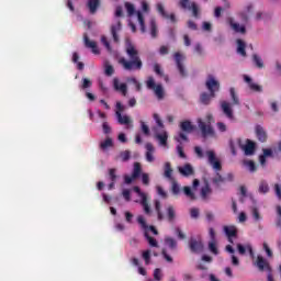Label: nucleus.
<instances>
[{
  "label": "nucleus",
  "instance_id": "obj_1",
  "mask_svg": "<svg viewBox=\"0 0 281 281\" xmlns=\"http://www.w3.org/2000/svg\"><path fill=\"white\" fill-rule=\"evenodd\" d=\"M125 52L131 60L126 58H121L119 60V64L122 65L125 71H139V69L144 67L142 58L139 57V50H137V48H135V45H133L132 43H127Z\"/></svg>",
  "mask_w": 281,
  "mask_h": 281
},
{
  "label": "nucleus",
  "instance_id": "obj_2",
  "mask_svg": "<svg viewBox=\"0 0 281 281\" xmlns=\"http://www.w3.org/2000/svg\"><path fill=\"white\" fill-rule=\"evenodd\" d=\"M214 124V116L212 114H207L205 116V120L203 119H198V126L202 133V137L207 138V137H214L215 132L214 127L212 126Z\"/></svg>",
  "mask_w": 281,
  "mask_h": 281
},
{
  "label": "nucleus",
  "instance_id": "obj_3",
  "mask_svg": "<svg viewBox=\"0 0 281 281\" xmlns=\"http://www.w3.org/2000/svg\"><path fill=\"white\" fill-rule=\"evenodd\" d=\"M180 131L178 134V138H176L178 142H188V135L190 133L194 132V125H192V122L190 121H182L180 122Z\"/></svg>",
  "mask_w": 281,
  "mask_h": 281
},
{
  "label": "nucleus",
  "instance_id": "obj_4",
  "mask_svg": "<svg viewBox=\"0 0 281 281\" xmlns=\"http://www.w3.org/2000/svg\"><path fill=\"white\" fill-rule=\"evenodd\" d=\"M205 87L211 95H216L221 91V82L214 77V75H207Z\"/></svg>",
  "mask_w": 281,
  "mask_h": 281
},
{
  "label": "nucleus",
  "instance_id": "obj_5",
  "mask_svg": "<svg viewBox=\"0 0 281 281\" xmlns=\"http://www.w3.org/2000/svg\"><path fill=\"white\" fill-rule=\"evenodd\" d=\"M173 60L176 63V67L181 76V78H186L188 76V71H186V66L183 63L186 61V57L183 54L176 52L173 54Z\"/></svg>",
  "mask_w": 281,
  "mask_h": 281
},
{
  "label": "nucleus",
  "instance_id": "obj_6",
  "mask_svg": "<svg viewBox=\"0 0 281 281\" xmlns=\"http://www.w3.org/2000/svg\"><path fill=\"white\" fill-rule=\"evenodd\" d=\"M147 89H151L155 92L156 98L158 100H164V86L155 85V78L148 77L146 81Z\"/></svg>",
  "mask_w": 281,
  "mask_h": 281
},
{
  "label": "nucleus",
  "instance_id": "obj_7",
  "mask_svg": "<svg viewBox=\"0 0 281 281\" xmlns=\"http://www.w3.org/2000/svg\"><path fill=\"white\" fill-rule=\"evenodd\" d=\"M205 155L207 157L210 166H212L214 170H223V165H221V160H218L214 150H207Z\"/></svg>",
  "mask_w": 281,
  "mask_h": 281
},
{
  "label": "nucleus",
  "instance_id": "obj_8",
  "mask_svg": "<svg viewBox=\"0 0 281 281\" xmlns=\"http://www.w3.org/2000/svg\"><path fill=\"white\" fill-rule=\"evenodd\" d=\"M134 192H136V194L140 196V205L143 206L145 214L150 215L151 211L150 205H148V198L146 196V193L142 192V189H139V187H134Z\"/></svg>",
  "mask_w": 281,
  "mask_h": 281
},
{
  "label": "nucleus",
  "instance_id": "obj_9",
  "mask_svg": "<svg viewBox=\"0 0 281 281\" xmlns=\"http://www.w3.org/2000/svg\"><path fill=\"white\" fill-rule=\"evenodd\" d=\"M189 249L192 254H201L203 252L204 246L201 239L191 238L189 240Z\"/></svg>",
  "mask_w": 281,
  "mask_h": 281
},
{
  "label": "nucleus",
  "instance_id": "obj_10",
  "mask_svg": "<svg viewBox=\"0 0 281 281\" xmlns=\"http://www.w3.org/2000/svg\"><path fill=\"white\" fill-rule=\"evenodd\" d=\"M255 134H256L258 142H261V144H265L267 142V139H269L267 131L265 130V127H262V125L255 126Z\"/></svg>",
  "mask_w": 281,
  "mask_h": 281
},
{
  "label": "nucleus",
  "instance_id": "obj_11",
  "mask_svg": "<svg viewBox=\"0 0 281 281\" xmlns=\"http://www.w3.org/2000/svg\"><path fill=\"white\" fill-rule=\"evenodd\" d=\"M156 8L157 12L160 14V16H162V19H169L171 23H177V16L175 15V13L168 14L162 3H158Z\"/></svg>",
  "mask_w": 281,
  "mask_h": 281
},
{
  "label": "nucleus",
  "instance_id": "obj_12",
  "mask_svg": "<svg viewBox=\"0 0 281 281\" xmlns=\"http://www.w3.org/2000/svg\"><path fill=\"white\" fill-rule=\"evenodd\" d=\"M255 265L260 271H271V266L269 265V261H267V259H265V257L260 255L257 256Z\"/></svg>",
  "mask_w": 281,
  "mask_h": 281
},
{
  "label": "nucleus",
  "instance_id": "obj_13",
  "mask_svg": "<svg viewBox=\"0 0 281 281\" xmlns=\"http://www.w3.org/2000/svg\"><path fill=\"white\" fill-rule=\"evenodd\" d=\"M221 109L228 120H234V110L232 109V104L229 102L222 101Z\"/></svg>",
  "mask_w": 281,
  "mask_h": 281
},
{
  "label": "nucleus",
  "instance_id": "obj_14",
  "mask_svg": "<svg viewBox=\"0 0 281 281\" xmlns=\"http://www.w3.org/2000/svg\"><path fill=\"white\" fill-rule=\"evenodd\" d=\"M224 234L227 236L228 243H234L233 238L238 236V229L234 225L224 226Z\"/></svg>",
  "mask_w": 281,
  "mask_h": 281
},
{
  "label": "nucleus",
  "instance_id": "obj_15",
  "mask_svg": "<svg viewBox=\"0 0 281 281\" xmlns=\"http://www.w3.org/2000/svg\"><path fill=\"white\" fill-rule=\"evenodd\" d=\"M244 80L245 82H247L250 91H255L256 93H262V87L254 82L249 76L245 75Z\"/></svg>",
  "mask_w": 281,
  "mask_h": 281
},
{
  "label": "nucleus",
  "instance_id": "obj_16",
  "mask_svg": "<svg viewBox=\"0 0 281 281\" xmlns=\"http://www.w3.org/2000/svg\"><path fill=\"white\" fill-rule=\"evenodd\" d=\"M200 196L202 201H210V196H212V188L209 182H205V186L201 188Z\"/></svg>",
  "mask_w": 281,
  "mask_h": 281
},
{
  "label": "nucleus",
  "instance_id": "obj_17",
  "mask_svg": "<svg viewBox=\"0 0 281 281\" xmlns=\"http://www.w3.org/2000/svg\"><path fill=\"white\" fill-rule=\"evenodd\" d=\"M145 148H146V154H145L146 161H148L149 164H153V161H155V156H154L155 146H153L151 143H146Z\"/></svg>",
  "mask_w": 281,
  "mask_h": 281
},
{
  "label": "nucleus",
  "instance_id": "obj_18",
  "mask_svg": "<svg viewBox=\"0 0 281 281\" xmlns=\"http://www.w3.org/2000/svg\"><path fill=\"white\" fill-rule=\"evenodd\" d=\"M113 87L115 91H121L122 95H126L128 93V87L126 83H120V79H113Z\"/></svg>",
  "mask_w": 281,
  "mask_h": 281
},
{
  "label": "nucleus",
  "instance_id": "obj_19",
  "mask_svg": "<svg viewBox=\"0 0 281 281\" xmlns=\"http://www.w3.org/2000/svg\"><path fill=\"white\" fill-rule=\"evenodd\" d=\"M178 170L182 177H192V175H194V168L190 164H186L183 167H179Z\"/></svg>",
  "mask_w": 281,
  "mask_h": 281
},
{
  "label": "nucleus",
  "instance_id": "obj_20",
  "mask_svg": "<svg viewBox=\"0 0 281 281\" xmlns=\"http://www.w3.org/2000/svg\"><path fill=\"white\" fill-rule=\"evenodd\" d=\"M122 31V22H117V24H113L111 26V34L114 43H120V36L117 35V32Z\"/></svg>",
  "mask_w": 281,
  "mask_h": 281
},
{
  "label": "nucleus",
  "instance_id": "obj_21",
  "mask_svg": "<svg viewBox=\"0 0 281 281\" xmlns=\"http://www.w3.org/2000/svg\"><path fill=\"white\" fill-rule=\"evenodd\" d=\"M243 150L245 155H254V153H256V143L251 139H247L246 145L243 146Z\"/></svg>",
  "mask_w": 281,
  "mask_h": 281
},
{
  "label": "nucleus",
  "instance_id": "obj_22",
  "mask_svg": "<svg viewBox=\"0 0 281 281\" xmlns=\"http://www.w3.org/2000/svg\"><path fill=\"white\" fill-rule=\"evenodd\" d=\"M228 23L232 30H234V32H236L237 34H245L247 32V29L245 27V25L240 26V24L234 22V19L232 18L228 20Z\"/></svg>",
  "mask_w": 281,
  "mask_h": 281
},
{
  "label": "nucleus",
  "instance_id": "obj_23",
  "mask_svg": "<svg viewBox=\"0 0 281 281\" xmlns=\"http://www.w3.org/2000/svg\"><path fill=\"white\" fill-rule=\"evenodd\" d=\"M83 40H85L86 47L91 49L92 54H100V49H98V44L95 42L89 40V36L87 35H85Z\"/></svg>",
  "mask_w": 281,
  "mask_h": 281
},
{
  "label": "nucleus",
  "instance_id": "obj_24",
  "mask_svg": "<svg viewBox=\"0 0 281 281\" xmlns=\"http://www.w3.org/2000/svg\"><path fill=\"white\" fill-rule=\"evenodd\" d=\"M87 8L91 14H95L100 8V0H88Z\"/></svg>",
  "mask_w": 281,
  "mask_h": 281
},
{
  "label": "nucleus",
  "instance_id": "obj_25",
  "mask_svg": "<svg viewBox=\"0 0 281 281\" xmlns=\"http://www.w3.org/2000/svg\"><path fill=\"white\" fill-rule=\"evenodd\" d=\"M166 213H167V221H169V223H175V218H177V211H175V206L168 205L166 209Z\"/></svg>",
  "mask_w": 281,
  "mask_h": 281
},
{
  "label": "nucleus",
  "instance_id": "obj_26",
  "mask_svg": "<svg viewBox=\"0 0 281 281\" xmlns=\"http://www.w3.org/2000/svg\"><path fill=\"white\" fill-rule=\"evenodd\" d=\"M216 98V95H212V92H202L200 95V102L202 104H210V102H212V99Z\"/></svg>",
  "mask_w": 281,
  "mask_h": 281
},
{
  "label": "nucleus",
  "instance_id": "obj_27",
  "mask_svg": "<svg viewBox=\"0 0 281 281\" xmlns=\"http://www.w3.org/2000/svg\"><path fill=\"white\" fill-rule=\"evenodd\" d=\"M155 137L158 139L160 146H168V132L156 134Z\"/></svg>",
  "mask_w": 281,
  "mask_h": 281
},
{
  "label": "nucleus",
  "instance_id": "obj_28",
  "mask_svg": "<svg viewBox=\"0 0 281 281\" xmlns=\"http://www.w3.org/2000/svg\"><path fill=\"white\" fill-rule=\"evenodd\" d=\"M119 124L128 125L131 124V117L128 115H122L120 112H115Z\"/></svg>",
  "mask_w": 281,
  "mask_h": 281
},
{
  "label": "nucleus",
  "instance_id": "obj_29",
  "mask_svg": "<svg viewBox=\"0 0 281 281\" xmlns=\"http://www.w3.org/2000/svg\"><path fill=\"white\" fill-rule=\"evenodd\" d=\"M247 47V44L243 40H237V54L240 56H247V52L245 48Z\"/></svg>",
  "mask_w": 281,
  "mask_h": 281
},
{
  "label": "nucleus",
  "instance_id": "obj_30",
  "mask_svg": "<svg viewBox=\"0 0 281 281\" xmlns=\"http://www.w3.org/2000/svg\"><path fill=\"white\" fill-rule=\"evenodd\" d=\"M164 177L166 179H169V181H175V179L172 178V166L170 165V162L165 164Z\"/></svg>",
  "mask_w": 281,
  "mask_h": 281
},
{
  "label": "nucleus",
  "instance_id": "obj_31",
  "mask_svg": "<svg viewBox=\"0 0 281 281\" xmlns=\"http://www.w3.org/2000/svg\"><path fill=\"white\" fill-rule=\"evenodd\" d=\"M150 25V36L151 38H157L158 35V29H157V21L155 19H151L149 22Z\"/></svg>",
  "mask_w": 281,
  "mask_h": 281
},
{
  "label": "nucleus",
  "instance_id": "obj_32",
  "mask_svg": "<svg viewBox=\"0 0 281 281\" xmlns=\"http://www.w3.org/2000/svg\"><path fill=\"white\" fill-rule=\"evenodd\" d=\"M133 179H139L142 176V164L139 162H134V169L132 172Z\"/></svg>",
  "mask_w": 281,
  "mask_h": 281
},
{
  "label": "nucleus",
  "instance_id": "obj_33",
  "mask_svg": "<svg viewBox=\"0 0 281 281\" xmlns=\"http://www.w3.org/2000/svg\"><path fill=\"white\" fill-rule=\"evenodd\" d=\"M103 67L105 76L111 77L115 74V68L109 61H104Z\"/></svg>",
  "mask_w": 281,
  "mask_h": 281
},
{
  "label": "nucleus",
  "instance_id": "obj_34",
  "mask_svg": "<svg viewBox=\"0 0 281 281\" xmlns=\"http://www.w3.org/2000/svg\"><path fill=\"white\" fill-rule=\"evenodd\" d=\"M137 19H138V23L140 25V32L144 34L146 32V22L144 20V14H142V11H137Z\"/></svg>",
  "mask_w": 281,
  "mask_h": 281
},
{
  "label": "nucleus",
  "instance_id": "obj_35",
  "mask_svg": "<svg viewBox=\"0 0 281 281\" xmlns=\"http://www.w3.org/2000/svg\"><path fill=\"white\" fill-rule=\"evenodd\" d=\"M155 211L157 213L158 221L164 220V213L161 212V202L159 200L155 201Z\"/></svg>",
  "mask_w": 281,
  "mask_h": 281
},
{
  "label": "nucleus",
  "instance_id": "obj_36",
  "mask_svg": "<svg viewBox=\"0 0 281 281\" xmlns=\"http://www.w3.org/2000/svg\"><path fill=\"white\" fill-rule=\"evenodd\" d=\"M101 150H106V148H113V138L108 137L104 142L100 143Z\"/></svg>",
  "mask_w": 281,
  "mask_h": 281
},
{
  "label": "nucleus",
  "instance_id": "obj_37",
  "mask_svg": "<svg viewBox=\"0 0 281 281\" xmlns=\"http://www.w3.org/2000/svg\"><path fill=\"white\" fill-rule=\"evenodd\" d=\"M252 63L258 67V69H262L265 67V63L262 61V58L258 56V54L252 55Z\"/></svg>",
  "mask_w": 281,
  "mask_h": 281
},
{
  "label": "nucleus",
  "instance_id": "obj_38",
  "mask_svg": "<svg viewBox=\"0 0 281 281\" xmlns=\"http://www.w3.org/2000/svg\"><path fill=\"white\" fill-rule=\"evenodd\" d=\"M183 193L186 194V196H188V199H190V201H196V195L194 194V192H192V188L183 187Z\"/></svg>",
  "mask_w": 281,
  "mask_h": 281
},
{
  "label": "nucleus",
  "instance_id": "obj_39",
  "mask_svg": "<svg viewBox=\"0 0 281 281\" xmlns=\"http://www.w3.org/2000/svg\"><path fill=\"white\" fill-rule=\"evenodd\" d=\"M165 244L167 245V247H169V249L175 250L177 249V240L172 237H166L165 238Z\"/></svg>",
  "mask_w": 281,
  "mask_h": 281
},
{
  "label": "nucleus",
  "instance_id": "obj_40",
  "mask_svg": "<svg viewBox=\"0 0 281 281\" xmlns=\"http://www.w3.org/2000/svg\"><path fill=\"white\" fill-rule=\"evenodd\" d=\"M243 166H245V168H248L249 172H256L257 170L256 162H254V160H244Z\"/></svg>",
  "mask_w": 281,
  "mask_h": 281
},
{
  "label": "nucleus",
  "instance_id": "obj_41",
  "mask_svg": "<svg viewBox=\"0 0 281 281\" xmlns=\"http://www.w3.org/2000/svg\"><path fill=\"white\" fill-rule=\"evenodd\" d=\"M144 236H145L146 240L148 241V244L150 245V247H159L157 239H155L154 237L148 235V232L145 231Z\"/></svg>",
  "mask_w": 281,
  "mask_h": 281
},
{
  "label": "nucleus",
  "instance_id": "obj_42",
  "mask_svg": "<svg viewBox=\"0 0 281 281\" xmlns=\"http://www.w3.org/2000/svg\"><path fill=\"white\" fill-rule=\"evenodd\" d=\"M209 250L214 256H218V247L216 246V240L209 241Z\"/></svg>",
  "mask_w": 281,
  "mask_h": 281
},
{
  "label": "nucleus",
  "instance_id": "obj_43",
  "mask_svg": "<svg viewBox=\"0 0 281 281\" xmlns=\"http://www.w3.org/2000/svg\"><path fill=\"white\" fill-rule=\"evenodd\" d=\"M229 93H231V98L233 100V104L238 106L240 104V100L238 99V95L236 94V90L234 88H231Z\"/></svg>",
  "mask_w": 281,
  "mask_h": 281
},
{
  "label": "nucleus",
  "instance_id": "obj_44",
  "mask_svg": "<svg viewBox=\"0 0 281 281\" xmlns=\"http://www.w3.org/2000/svg\"><path fill=\"white\" fill-rule=\"evenodd\" d=\"M124 7L126 9V12L128 14V16H133V14H135V5L131 2H125Z\"/></svg>",
  "mask_w": 281,
  "mask_h": 281
},
{
  "label": "nucleus",
  "instance_id": "obj_45",
  "mask_svg": "<svg viewBox=\"0 0 281 281\" xmlns=\"http://www.w3.org/2000/svg\"><path fill=\"white\" fill-rule=\"evenodd\" d=\"M214 186H221V183H225V178L221 176V173H216V176L213 178Z\"/></svg>",
  "mask_w": 281,
  "mask_h": 281
},
{
  "label": "nucleus",
  "instance_id": "obj_46",
  "mask_svg": "<svg viewBox=\"0 0 281 281\" xmlns=\"http://www.w3.org/2000/svg\"><path fill=\"white\" fill-rule=\"evenodd\" d=\"M259 192L261 194H267V192H269V184L265 181H261L259 184Z\"/></svg>",
  "mask_w": 281,
  "mask_h": 281
},
{
  "label": "nucleus",
  "instance_id": "obj_47",
  "mask_svg": "<svg viewBox=\"0 0 281 281\" xmlns=\"http://www.w3.org/2000/svg\"><path fill=\"white\" fill-rule=\"evenodd\" d=\"M101 43L102 45H104L105 49H108V52H113V48L111 47V43H109V40L106 38V36L102 35L101 36Z\"/></svg>",
  "mask_w": 281,
  "mask_h": 281
},
{
  "label": "nucleus",
  "instance_id": "obj_48",
  "mask_svg": "<svg viewBox=\"0 0 281 281\" xmlns=\"http://www.w3.org/2000/svg\"><path fill=\"white\" fill-rule=\"evenodd\" d=\"M189 10H192V14L195 19H199V5H196V2H192Z\"/></svg>",
  "mask_w": 281,
  "mask_h": 281
},
{
  "label": "nucleus",
  "instance_id": "obj_49",
  "mask_svg": "<svg viewBox=\"0 0 281 281\" xmlns=\"http://www.w3.org/2000/svg\"><path fill=\"white\" fill-rule=\"evenodd\" d=\"M140 131L142 133H144L147 137L148 135H150V127H148V125H146V123L144 121H140Z\"/></svg>",
  "mask_w": 281,
  "mask_h": 281
},
{
  "label": "nucleus",
  "instance_id": "obj_50",
  "mask_svg": "<svg viewBox=\"0 0 281 281\" xmlns=\"http://www.w3.org/2000/svg\"><path fill=\"white\" fill-rule=\"evenodd\" d=\"M171 192L175 195H177V194H179V192H181V188L179 187V183H177V181H175V180H172Z\"/></svg>",
  "mask_w": 281,
  "mask_h": 281
},
{
  "label": "nucleus",
  "instance_id": "obj_51",
  "mask_svg": "<svg viewBox=\"0 0 281 281\" xmlns=\"http://www.w3.org/2000/svg\"><path fill=\"white\" fill-rule=\"evenodd\" d=\"M120 158L122 161H128V159H131V151L130 150L121 151Z\"/></svg>",
  "mask_w": 281,
  "mask_h": 281
},
{
  "label": "nucleus",
  "instance_id": "obj_52",
  "mask_svg": "<svg viewBox=\"0 0 281 281\" xmlns=\"http://www.w3.org/2000/svg\"><path fill=\"white\" fill-rule=\"evenodd\" d=\"M117 169L111 168L109 169V177L111 181H117Z\"/></svg>",
  "mask_w": 281,
  "mask_h": 281
},
{
  "label": "nucleus",
  "instance_id": "obj_53",
  "mask_svg": "<svg viewBox=\"0 0 281 281\" xmlns=\"http://www.w3.org/2000/svg\"><path fill=\"white\" fill-rule=\"evenodd\" d=\"M157 194L161 196V199H168V193L161 188V186L156 187Z\"/></svg>",
  "mask_w": 281,
  "mask_h": 281
},
{
  "label": "nucleus",
  "instance_id": "obj_54",
  "mask_svg": "<svg viewBox=\"0 0 281 281\" xmlns=\"http://www.w3.org/2000/svg\"><path fill=\"white\" fill-rule=\"evenodd\" d=\"M154 71H155L156 76H160V78L164 77V70L161 69V65L155 64Z\"/></svg>",
  "mask_w": 281,
  "mask_h": 281
},
{
  "label": "nucleus",
  "instance_id": "obj_55",
  "mask_svg": "<svg viewBox=\"0 0 281 281\" xmlns=\"http://www.w3.org/2000/svg\"><path fill=\"white\" fill-rule=\"evenodd\" d=\"M179 5L182 10H190V0H180Z\"/></svg>",
  "mask_w": 281,
  "mask_h": 281
},
{
  "label": "nucleus",
  "instance_id": "obj_56",
  "mask_svg": "<svg viewBox=\"0 0 281 281\" xmlns=\"http://www.w3.org/2000/svg\"><path fill=\"white\" fill-rule=\"evenodd\" d=\"M137 223L140 224V226L143 227V229H148V224H146V220L144 218V216L139 215L137 217Z\"/></svg>",
  "mask_w": 281,
  "mask_h": 281
},
{
  "label": "nucleus",
  "instance_id": "obj_57",
  "mask_svg": "<svg viewBox=\"0 0 281 281\" xmlns=\"http://www.w3.org/2000/svg\"><path fill=\"white\" fill-rule=\"evenodd\" d=\"M93 85V82H91L89 79L83 78L82 79V85H81V89H89L91 88V86Z\"/></svg>",
  "mask_w": 281,
  "mask_h": 281
},
{
  "label": "nucleus",
  "instance_id": "obj_58",
  "mask_svg": "<svg viewBox=\"0 0 281 281\" xmlns=\"http://www.w3.org/2000/svg\"><path fill=\"white\" fill-rule=\"evenodd\" d=\"M143 259L145 260V265H150V250H145L143 252Z\"/></svg>",
  "mask_w": 281,
  "mask_h": 281
},
{
  "label": "nucleus",
  "instance_id": "obj_59",
  "mask_svg": "<svg viewBox=\"0 0 281 281\" xmlns=\"http://www.w3.org/2000/svg\"><path fill=\"white\" fill-rule=\"evenodd\" d=\"M140 5H142L143 12H145L146 14H148V12H150V5H148V2H146V0H143L140 2Z\"/></svg>",
  "mask_w": 281,
  "mask_h": 281
},
{
  "label": "nucleus",
  "instance_id": "obj_60",
  "mask_svg": "<svg viewBox=\"0 0 281 281\" xmlns=\"http://www.w3.org/2000/svg\"><path fill=\"white\" fill-rule=\"evenodd\" d=\"M154 280L156 281H161V269L156 268L154 270Z\"/></svg>",
  "mask_w": 281,
  "mask_h": 281
},
{
  "label": "nucleus",
  "instance_id": "obj_61",
  "mask_svg": "<svg viewBox=\"0 0 281 281\" xmlns=\"http://www.w3.org/2000/svg\"><path fill=\"white\" fill-rule=\"evenodd\" d=\"M194 153H195L196 157H199V159H203V157H204L203 149H201L200 146L194 147Z\"/></svg>",
  "mask_w": 281,
  "mask_h": 281
},
{
  "label": "nucleus",
  "instance_id": "obj_62",
  "mask_svg": "<svg viewBox=\"0 0 281 281\" xmlns=\"http://www.w3.org/2000/svg\"><path fill=\"white\" fill-rule=\"evenodd\" d=\"M190 216H191V218H199V209L192 207L190 210Z\"/></svg>",
  "mask_w": 281,
  "mask_h": 281
},
{
  "label": "nucleus",
  "instance_id": "obj_63",
  "mask_svg": "<svg viewBox=\"0 0 281 281\" xmlns=\"http://www.w3.org/2000/svg\"><path fill=\"white\" fill-rule=\"evenodd\" d=\"M102 128H103V133H104L105 135H109V133H111V126L109 125V123L103 122Z\"/></svg>",
  "mask_w": 281,
  "mask_h": 281
},
{
  "label": "nucleus",
  "instance_id": "obj_64",
  "mask_svg": "<svg viewBox=\"0 0 281 281\" xmlns=\"http://www.w3.org/2000/svg\"><path fill=\"white\" fill-rule=\"evenodd\" d=\"M274 192H276V195L278 196V199L281 200V186L276 183L274 184Z\"/></svg>",
  "mask_w": 281,
  "mask_h": 281
}]
</instances>
